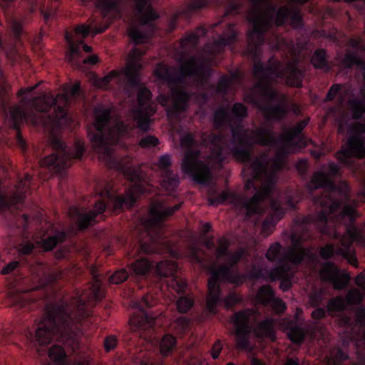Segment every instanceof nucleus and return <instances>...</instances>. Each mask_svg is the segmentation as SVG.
Here are the masks:
<instances>
[{"label": "nucleus", "instance_id": "f257e3e1", "mask_svg": "<svg viewBox=\"0 0 365 365\" xmlns=\"http://www.w3.org/2000/svg\"><path fill=\"white\" fill-rule=\"evenodd\" d=\"M91 274L94 280L89 294L83 292L78 297H73L68 304L61 302L46 305V314L36 330V346H47L55 339L73 349L78 347L76 324L90 315L89 312L85 309L83 301L86 299L88 301H98L103 297L101 283L97 279L94 268L91 269Z\"/></svg>", "mask_w": 365, "mask_h": 365}, {"label": "nucleus", "instance_id": "f03ea898", "mask_svg": "<svg viewBox=\"0 0 365 365\" xmlns=\"http://www.w3.org/2000/svg\"><path fill=\"white\" fill-rule=\"evenodd\" d=\"M253 73L257 82L246 93L245 100L257 106L267 120L285 118L289 111L287 97L273 90L272 85L277 82L278 78H286L287 85L301 87L303 73L297 68V61L293 60L283 65L272 58L266 66L260 62H255Z\"/></svg>", "mask_w": 365, "mask_h": 365}, {"label": "nucleus", "instance_id": "7ed1b4c3", "mask_svg": "<svg viewBox=\"0 0 365 365\" xmlns=\"http://www.w3.org/2000/svg\"><path fill=\"white\" fill-rule=\"evenodd\" d=\"M287 150L284 147L279 148L276 156L269 162L265 161V157L262 155L257 158L251 165L252 178L247 180L245 188L253 187L255 193L248 200H245L240 195L232 192L223 191L217 197L208 198L210 205H218L226 201L237 208H245L248 216L260 214L264 211V201L272 190L275 173L284 165V156Z\"/></svg>", "mask_w": 365, "mask_h": 365}, {"label": "nucleus", "instance_id": "20e7f679", "mask_svg": "<svg viewBox=\"0 0 365 365\" xmlns=\"http://www.w3.org/2000/svg\"><path fill=\"white\" fill-rule=\"evenodd\" d=\"M232 140L230 142L228 137L222 134L204 133L201 136L202 145L210 150L207 157L208 164L212 165L221 163L226 157L232 154L241 162H247L250 153L247 149H240L237 145L250 148L258 144L267 146L274 144L275 138L272 132L264 128H257L254 130L243 129L241 125L232 128Z\"/></svg>", "mask_w": 365, "mask_h": 365}, {"label": "nucleus", "instance_id": "39448f33", "mask_svg": "<svg viewBox=\"0 0 365 365\" xmlns=\"http://www.w3.org/2000/svg\"><path fill=\"white\" fill-rule=\"evenodd\" d=\"M252 6L247 13L252 29L247 32V53L256 60L259 57L260 46L264 41V34L274 24L283 26L288 20L294 28L302 26L300 11L294 6H282L277 11L272 0H250Z\"/></svg>", "mask_w": 365, "mask_h": 365}, {"label": "nucleus", "instance_id": "423d86ee", "mask_svg": "<svg viewBox=\"0 0 365 365\" xmlns=\"http://www.w3.org/2000/svg\"><path fill=\"white\" fill-rule=\"evenodd\" d=\"M67 104L68 99L63 93L58 94L55 98L53 97V95L50 93L35 98L33 100L32 106L39 112H46L53 106H55V115H48L46 118L41 114H35L30 116L24 109L19 106L12 107L10 110V118L13 122V128L16 131V141L19 146L22 150H25L26 147V142L19 130L21 123L31 118L33 125L41 124L49 131L53 132L61 125V120L66 115L65 108Z\"/></svg>", "mask_w": 365, "mask_h": 365}, {"label": "nucleus", "instance_id": "0eeeda50", "mask_svg": "<svg viewBox=\"0 0 365 365\" xmlns=\"http://www.w3.org/2000/svg\"><path fill=\"white\" fill-rule=\"evenodd\" d=\"M334 190L329 189L324 190L322 195L314 197V204L316 215L308 216L305 219V222H315L322 233L332 236L335 239H339L341 247L336 250V254L342 255L346 258L349 257V262L354 266H356L357 259L351 256V246L352 242L357 239V230L354 227L345 228L344 233L341 235L337 230H334L332 233L327 229V223L331 221L341 205L339 200L334 199Z\"/></svg>", "mask_w": 365, "mask_h": 365}, {"label": "nucleus", "instance_id": "6e6552de", "mask_svg": "<svg viewBox=\"0 0 365 365\" xmlns=\"http://www.w3.org/2000/svg\"><path fill=\"white\" fill-rule=\"evenodd\" d=\"M230 242L225 237H220L217 240V246L215 251V257L217 260H222L224 264L216 267L213 263L210 267L212 276L208 280V295L207 297V309L212 313H215V307L220 300V286L218 280L221 279L236 285L242 284L245 277L239 274L231 267L237 264L245 253L244 249L230 252L228 251Z\"/></svg>", "mask_w": 365, "mask_h": 365}, {"label": "nucleus", "instance_id": "1a4fd4ad", "mask_svg": "<svg viewBox=\"0 0 365 365\" xmlns=\"http://www.w3.org/2000/svg\"><path fill=\"white\" fill-rule=\"evenodd\" d=\"M130 128L122 122H117L113 126L110 120V110L104 109L96 113V120L88 130L93 150L108 157L111 154L110 145L115 143L118 138L128 132Z\"/></svg>", "mask_w": 365, "mask_h": 365}, {"label": "nucleus", "instance_id": "9d476101", "mask_svg": "<svg viewBox=\"0 0 365 365\" xmlns=\"http://www.w3.org/2000/svg\"><path fill=\"white\" fill-rule=\"evenodd\" d=\"M51 144L55 153L41 160L40 165L54 173H59L67 168L71 165L73 159H80L85 151L83 143L81 140L75 142L72 150L67 149L61 140L56 136L51 137Z\"/></svg>", "mask_w": 365, "mask_h": 365}, {"label": "nucleus", "instance_id": "9b49d317", "mask_svg": "<svg viewBox=\"0 0 365 365\" xmlns=\"http://www.w3.org/2000/svg\"><path fill=\"white\" fill-rule=\"evenodd\" d=\"M281 251V245L275 242L269 246L266 253V257L269 261L278 262V265L270 272L272 279L282 278L287 275L292 265L299 264L305 255L304 250L296 245L288 247L283 254Z\"/></svg>", "mask_w": 365, "mask_h": 365}, {"label": "nucleus", "instance_id": "f8f14e48", "mask_svg": "<svg viewBox=\"0 0 365 365\" xmlns=\"http://www.w3.org/2000/svg\"><path fill=\"white\" fill-rule=\"evenodd\" d=\"M194 143V136L190 133L184 135L180 139L181 146L187 148L182 161V170L185 173L192 174L193 180L197 183L204 184L211 179V173L208 167L198 160L200 151L190 148Z\"/></svg>", "mask_w": 365, "mask_h": 365}, {"label": "nucleus", "instance_id": "ddd939ff", "mask_svg": "<svg viewBox=\"0 0 365 365\" xmlns=\"http://www.w3.org/2000/svg\"><path fill=\"white\" fill-rule=\"evenodd\" d=\"M126 174L128 178L134 183L126 192L125 196H117L114 197L111 191L108 189H106L100 193V196L102 198H108L109 200H113L114 198L115 208H120L124 203H128L132 206L136 201L138 195L143 193L145 191L143 185L140 183L142 178L140 171L128 168Z\"/></svg>", "mask_w": 365, "mask_h": 365}, {"label": "nucleus", "instance_id": "4468645a", "mask_svg": "<svg viewBox=\"0 0 365 365\" xmlns=\"http://www.w3.org/2000/svg\"><path fill=\"white\" fill-rule=\"evenodd\" d=\"M256 319V312L249 309L237 312L232 317V322L235 327L236 343L238 349H247L249 347L248 338L251 326Z\"/></svg>", "mask_w": 365, "mask_h": 365}, {"label": "nucleus", "instance_id": "2eb2a0df", "mask_svg": "<svg viewBox=\"0 0 365 365\" xmlns=\"http://www.w3.org/2000/svg\"><path fill=\"white\" fill-rule=\"evenodd\" d=\"M150 91L145 88H141L138 94V108L133 110V118L137 126L143 131H147L150 128V117L155 113L156 108L153 104H150L151 98Z\"/></svg>", "mask_w": 365, "mask_h": 365}, {"label": "nucleus", "instance_id": "dca6fc26", "mask_svg": "<svg viewBox=\"0 0 365 365\" xmlns=\"http://www.w3.org/2000/svg\"><path fill=\"white\" fill-rule=\"evenodd\" d=\"M91 29V25H78L76 29L66 33V40L69 44V51L66 56V59L73 66H78L81 57V45L83 44V38H86Z\"/></svg>", "mask_w": 365, "mask_h": 365}, {"label": "nucleus", "instance_id": "f3484780", "mask_svg": "<svg viewBox=\"0 0 365 365\" xmlns=\"http://www.w3.org/2000/svg\"><path fill=\"white\" fill-rule=\"evenodd\" d=\"M180 207L181 203L169 207L164 202L155 201L152 202L150 207V217L146 219L143 222L148 234L150 235L153 229L155 227H158V230L160 225L178 210Z\"/></svg>", "mask_w": 365, "mask_h": 365}, {"label": "nucleus", "instance_id": "a211bd4d", "mask_svg": "<svg viewBox=\"0 0 365 365\" xmlns=\"http://www.w3.org/2000/svg\"><path fill=\"white\" fill-rule=\"evenodd\" d=\"M346 145V148H341L335 155L336 159L341 163L346 166H351L354 161L353 157L357 158H365L364 141L361 136L351 135L348 138Z\"/></svg>", "mask_w": 365, "mask_h": 365}, {"label": "nucleus", "instance_id": "6ab92c4d", "mask_svg": "<svg viewBox=\"0 0 365 365\" xmlns=\"http://www.w3.org/2000/svg\"><path fill=\"white\" fill-rule=\"evenodd\" d=\"M121 0H97L98 6L106 11L115 9ZM135 7L140 15L139 20L141 25L158 18L156 14L150 8V0H133Z\"/></svg>", "mask_w": 365, "mask_h": 365}, {"label": "nucleus", "instance_id": "aec40b11", "mask_svg": "<svg viewBox=\"0 0 365 365\" xmlns=\"http://www.w3.org/2000/svg\"><path fill=\"white\" fill-rule=\"evenodd\" d=\"M180 71L185 76H196L202 82L208 77L210 68L207 61L192 56L181 65Z\"/></svg>", "mask_w": 365, "mask_h": 365}, {"label": "nucleus", "instance_id": "412c9836", "mask_svg": "<svg viewBox=\"0 0 365 365\" xmlns=\"http://www.w3.org/2000/svg\"><path fill=\"white\" fill-rule=\"evenodd\" d=\"M105 202L99 200L95 203V210L86 212L76 207H71L68 210V215L75 219L80 229L83 230L88 227L94 220L97 215L102 213L105 210Z\"/></svg>", "mask_w": 365, "mask_h": 365}, {"label": "nucleus", "instance_id": "4be33fe9", "mask_svg": "<svg viewBox=\"0 0 365 365\" xmlns=\"http://www.w3.org/2000/svg\"><path fill=\"white\" fill-rule=\"evenodd\" d=\"M151 297L148 295L144 296L139 305V312L134 314L130 319V324L134 331L138 329H147L154 323L155 317H149L143 310L144 307H151L149 302Z\"/></svg>", "mask_w": 365, "mask_h": 365}, {"label": "nucleus", "instance_id": "5701e85b", "mask_svg": "<svg viewBox=\"0 0 365 365\" xmlns=\"http://www.w3.org/2000/svg\"><path fill=\"white\" fill-rule=\"evenodd\" d=\"M237 31L234 24H227L220 38L212 44L206 45L205 51L212 54L221 52L224 48L236 41Z\"/></svg>", "mask_w": 365, "mask_h": 365}, {"label": "nucleus", "instance_id": "b1692460", "mask_svg": "<svg viewBox=\"0 0 365 365\" xmlns=\"http://www.w3.org/2000/svg\"><path fill=\"white\" fill-rule=\"evenodd\" d=\"M145 53V50L135 48L129 54L124 73L130 83L135 84L138 83V73L142 67L140 63L141 57Z\"/></svg>", "mask_w": 365, "mask_h": 365}, {"label": "nucleus", "instance_id": "393cba45", "mask_svg": "<svg viewBox=\"0 0 365 365\" xmlns=\"http://www.w3.org/2000/svg\"><path fill=\"white\" fill-rule=\"evenodd\" d=\"M339 172V165L335 163H329L327 173L322 171L314 173L311 181L308 185V188L310 190H313L322 187H332V178L336 176Z\"/></svg>", "mask_w": 365, "mask_h": 365}, {"label": "nucleus", "instance_id": "a878e982", "mask_svg": "<svg viewBox=\"0 0 365 365\" xmlns=\"http://www.w3.org/2000/svg\"><path fill=\"white\" fill-rule=\"evenodd\" d=\"M31 175L26 174L24 179L21 180L15 187V191L9 199L0 194V209H5L11 205H16L24 200V194L29 189L28 182L31 180Z\"/></svg>", "mask_w": 365, "mask_h": 365}, {"label": "nucleus", "instance_id": "bb28decb", "mask_svg": "<svg viewBox=\"0 0 365 365\" xmlns=\"http://www.w3.org/2000/svg\"><path fill=\"white\" fill-rule=\"evenodd\" d=\"M171 164L170 156L168 155H162L159 159L158 166L164 170V178L162 182V186L167 190H173L179 183V178L173 174L168 167Z\"/></svg>", "mask_w": 365, "mask_h": 365}, {"label": "nucleus", "instance_id": "cd10ccee", "mask_svg": "<svg viewBox=\"0 0 365 365\" xmlns=\"http://www.w3.org/2000/svg\"><path fill=\"white\" fill-rule=\"evenodd\" d=\"M170 99L172 106L167 110L168 115L185 110L190 96L182 89L171 87Z\"/></svg>", "mask_w": 365, "mask_h": 365}, {"label": "nucleus", "instance_id": "c85d7f7f", "mask_svg": "<svg viewBox=\"0 0 365 365\" xmlns=\"http://www.w3.org/2000/svg\"><path fill=\"white\" fill-rule=\"evenodd\" d=\"M271 213L265 219L262 224V232L264 233L270 227H274L275 224L281 220L284 214L280 203L277 200L271 202Z\"/></svg>", "mask_w": 365, "mask_h": 365}, {"label": "nucleus", "instance_id": "c756f323", "mask_svg": "<svg viewBox=\"0 0 365 365\" xmlns=\"http://www.w3.org/2000/svg\"><path fill=\"white\" fill-rule=\"evenodd\" d=\"M255 333L257 337H267L274 341L276 337L274 331V319L268 318L259 322L255 329Z\"/></svg>", "mask_w": 365, "mask_h": 365}, {"label": "nucleus", "instance_id": "7c9ffc66", "mask_svg": "<svg viewBox=\"0 0 365 365\" xmlns=\"http://www.w3.org/2000/svg\"><path fill=\"white\" fill-rule=\"evenodd\" d=\"M155 74L170 86L178 81L175 69L163 64L158 65L155 70Z\"/></svg>", "mask_w": 365, "mask_h": 365}, {"label": "nucleus", "instance_id": "2f4dec72", "mask_svg": "<svg viewBox=\"0 0 365 365\" xmlns=\"http://www.w3.org/2000/svg\"><path fill=\"white\" fill-rule=\"evenodd\" d=\"M347 103L352 113V118L360 119L365 113V92L362 93L361 98H349Z\"/></svg>", "mask_w": 365, "mask_h": 365}, {"label": "nucleus", "instance_id": "473e14b6", "mask_svg": "<svg viewBox=\"0 0 365 365\" xmlns=\"http://www.w3.org/2000/svg\"><path fill=\"white\" fill-rule=\"evenodd\" d=\"M152 264L145 258L137 259L130 265L131 275L145 276L149 273Z\"/></svg>", "mask_w": 365, "mask_h": 365}, {"label": "nucleus", "instance_id": "72a5a7b5", "mask_svg": "<svg viewBox=\"0 0 365 365\" xmlns=\"http://www.w3.org/2000/svg\"><path fill=\"white\" fill-rule=\"evenodd\" d=\"M66 356V352L61 346L54 345L48 351V356L51 363L47 365H66L65 363Z\"/></svg>", "mask_w": 365, "mask_h": 365}, {"label": "nucleus", "instance_id": "f704fd0d", "mask_svg": "<svg viewBox=\"0 0 365 365\" xmlns=\"http://www.w3.org/2000/svg\"><path fill=\"white\" fill-rule=\"evenodd\" d=\"M240 76L237 73H232L230 76H224L220 78L217 86V92L225 93L232 86L240 83Z\"/></svg>", "mask_w": 365, "mask_h": 365}, {"label": "nucleus", "instance_id": "c9c22d12", "mask_svg": "<svg viewBox=\"0 0 365 365\" xmlns=\"http://www.w3.org/2000/svg\"><path fill=\"white\" fill-rule=\"evenodd\" d=\"M338 273L339 270L334 264L328 262H324L322 265V268L319 271V276L322 281L331 282Z\"/></svg>", "mask_w": 365, "mask_h": 365}, {"label": "nucleus", "instance_id": "e433bc0d", "mask_svg": "<svg viewBox=\"0 0 365 365\" xmlns=\"http://www.w3.org/2000/svg\"><path fill=\"white\" fill-rule=\"evenodd\" d=\"M178 269L177 264L173 261L165 260L157 264V272L164 277H171Z\"/></svg>", "mask_w": 365, "mask_h": 365}, {"label": "nucleus", "instance_id": "4c0bfd02", "mask_svg": "<svg viewBox=\"0 0 365 365\" xmlns=\"http://www.w3.org/2000/svg\"><path fill=\"white\" fill-rule=\"evenodd\" d=\"M309 120V118H306L299 121L294 128L289 129L286 132L282 133L280 136L281 139L286 142H289L292 140L307 125Z\"/></svg>", "mask_w": 365, "mask_h": 365}, {"label": "nucleus", "instance_id": "58836bf2", "mask_svg": "<svg viewBox=\"0 0 365 365\" xmlns=\"http://www.w3.org/2000/svg\"><path fill=\"white\" fill-rule=\"evenodd\" d=\"M347 358L346 355L339 349H333L324 359L326 365H338Z\"/></svg>", "mask_w": 365, "mask_h": 365}, {"label": "nucleus", "instance_id": "ea45409f", "mask_svg": "<svg viewBox=\"0 0 365 365\" xmlns=\"http://www.w3.org/2000/svg\"><path fill=\"white\" fill-rule=\"evenodd\" d=\"M207 33V31L203 27L197 28L196 32H193L187 34L184 38L181 41V44L183 47L186 46H195L197 45L199 39V36H204Z\"/></svg>", "mask_w": 365, "mask_h": 365}, {"label": "nucleus", "instance_id": "a19ab883", "mask_svg": "<svg viewBox=\"0 0 365 365\" xmlns=\"http://www.w3.org/2000/svg\"><path fill=\"white\" fill-rule=\"evenodd\" d=\"M230 114L225 109L220 108L215 113L214 121L216 127L220 128V126L229 124L231 129L234 128L230 122Z\"/></svg>", "mask_w": 365, "mask_h": 365}, {"label": "nucleus", "instance_id": "79ce46f5", "mask_svg": "<svg viewBox=\"0 0 365 365\" xmlns=\"http://www.w3.org/2000/svg\"><path fill=\"white\" fill-rule=\"evenodd\" d=\"M273 299V291L269 286L264 285L260 287L257 294V299L259 302L264 305H267Z\"/></svg>", "mask_w": 365, "mask_h": 365}, {"label": "nucleus", "instance_id": "37998d69", "mask_svg": "<svg viewBox=\"0 0 365 365\" xmlns=\"http://www.w3.org/2000/svg\"><path fill=\"white\" fill-rule=\"evenodd\" d=\"M312 63L317 68H323L327 66L326 53L324 49H317L312 57Z\"/></svg>", "mask_w": 365, "mask_h": 365}, {"label": "nucleus", "instance_id": "c03bdc74", "mask_svg": "<svg viewBox=\"0 0 365 365\" xmlns=\"http://www.w3.org/2000/svg\"><path fill=\"white\" fill-rule=\"evenodd\" d=\"M346 307V301L342 297L333 298L327 304V309L329 312H341L345 309Z\"/></svg>", "mask_w": 365, "mask_h": 365}, {"label": "nucleus", "instance_id": "a18cd8bd", "mask_svg": "<svg viewBox=\"0 0 365 365\" xmlns=\"http://www.w3.org/2000/svg\"><path fill=\"white\" fill-rule=\"evenodd\" d=\"M65 237L66 235L63 232L59 233L56 235L48 237L47 239L43 240V247L46 250H51L53 247H55L58 243L62 242L64 240Z\"/></svg>", "mask_w": 365, "mask_h": 365}, {"label": "nucleus", "instance_id": "49530a36", "mask_svg": "<svg viewBox=\"0 0 365 365\" xmlns=\"http://www.w3.org/2000/svg\"><path fill=\"white\" fill-rule=\"evenodd\" d=\"M128 34L135 44L144 43L148 38L147 35L140 31L133 24L129 27Z\"/></svg>", "mask_w": 365, "mask_h": 365}, {"label": "nucleus", "instance_id": "de8ad7c7", "mask_svg": "<svg viewBox=\"0 0 365 365\" xmlns=\"http://www.w3.org/2000/svg\"><path fill=\"white\" fill-rule=\"evenodd\" d=\"M175 339L171 335H165L161 340L160 344V352L163 355H166L175 346Z\"/></svg>", "mask_w": 365, "mask_h": 365}, {"label": "nucleus", "instance_id": "09e8293b", "mask_svg": "<svg viewBox=\"0 0 365 365\" xmlns=\"http://www.w3.org/2000/svg\"><path fill=\"white\" fill-rule=\"evenodd\" d=\"M192 306L193 299L191 297H182L177 302V309L181 313H186Z\"/></svg>", "mask_w": 365, "mask_h": 365}, {"label": "nucleus", "instance_id": "8fccbe9b", "mask_svg": "<svg viewBox=\"0 0 365 365\" xmlns=\"http://www.w3.org/2000/svg\"><path fill=\"white\" fill-rule=\"evenodd\" d=\"M288 336L293 343L299 344L304 340V332L301 327H295L289 330Z\"/></svg>", "mask_w": 365, "mask_h": 365}, {"label": "nucleus", "instance_id": "3c124183", "mask_svg": "<svg viewBox=\"0 0 365 365\" xmlns=\"http://www.w3.org/2000/svg\"><path fill=\"white\" fill-rule=\"evenodd\" d=\"M349 282V277L346 274H341L339 273L336 275L334 279L331 281L333 283L334 288L335 289H343L346 287L347 284Z\"/></svg>", "mask_w": 365, "mask_h": 365}, {"label": "nucleus", "instance_id": "603ef678", "mask_svg": "<svg viewBox=\"0 0 365 365\" xmlns=\"http://www.w3.org/2000/svg\"><path fill=\"white\" fill-rule=\"evenodd\" d=\"M151 243L148 244L147 242H141L140 245V250L143 253L150 254L153 252H156L158 249L156 247V244L159 243V239L158 237L155 238L153 236L150 237Z\"/></svg>", "mask_w": 365, "mask_h": 365}, {"label": "nucleus", "instance_id": "864d4df0", "mask_svg": "<svg viewBox=\"0 0 365 365\" xmlns=\"http://www.w3.org/2000/svg\"><path fill=\"white\" fill-rule=\"evenodd\" d=\"M128 277V272L123 269L116 271L109 277V282L111 284H118L125 281Z\"/></svg>", "mask_w": 365, "mask_h": 365}, {"label": "nucleus", "instance_id": "5fc2aeb1", "mask_svg": "<svg viewBox=\"0 0 365 365\" xmlns=\"http://www.w3.org/2000/svg\"><path fill=\"white\" fill-rule=\"evenodd\" d=\"M346 299L349 304H358L362 301L363 296L359 289H352L349 291Z\"/></svg>", "mask_w": 365, "mask_h": 365}, {"label": "nucleus", "instance_id": "6e6d98bb", "mask_svg": "<svg viewBox=\"0 0 365 365\" xmlns=\"http://www.w3.org/2000/svg\"><path fill=\"white\" fill-rule=\"evenodd\" d=\"M119 73L117 71H112L108 75L96 81V86L101 88H105L110 81L117 77Z\"/></svg>", "mask_w": 365, "mask_h": 365}, {"label": "nucleus", "instance_id": "4d7b16f0", "mask_svg": "<svg viewBox=\"0 0 365 365\" xmlns=\"http://www.w3.org/2000/svg\"><path fill=\"white\" fill-rule=\"evenodd\" d=\"M231 113L237 118H245L247 115V108L240 103H236L233 105Z\"/></svg>", "mask_w": 365, "mask_h": 365}, {"label": "nucleus", "instance_id": "13d9d810", "mask_svg": "<svg viewBox=\"0 0 365 365\" xmlns=\"http://www.w3.org/2000/svg\"><path fill=\"white\" fill-rule=\"evenodd\" d=\"M28 290H22L21 292H13L10 293V298L14 305L24 306L26 300L24 298L22 294L27 292Z\"/></svg>", "mask_w": 365, "mask_h": 365}, {"label": "nucleus", "instance_id": "bf43d9fd", "mask_svg": "<svg viewBox=\"0 0 365 365\" xmlns=\"http://www.w3.org/2000/svg\"><path fill=\"white\" fill-rule=\"evenodd\" d=\"M207 4V0H192V2L187 6V9L183 11V13L188 14L196 9H201L205 6Z\"/></svg>", "mask_w": 365, "mask_h": 365}, {"label": "nucleus", "instance_id": "052dcab7", "mask_svg": "<svg viewBox=\"0 0 365 365\" xmlns=\"http://www.w3.org/2000/svg\"><path fill=\"white\" fill-rule=\"evenodd\" d=\"M242 300L241 297L237 293H230L224 300L226 308H230L236 304L240 302Z\"/></svg>", "mask_w": 365, "mask_h": 365}, {"label": "nucleus", "instance_id": "680f3d73", "mask_svg": "<svg viewBox=\"0 0 365 365\" xmlns=\"http://www.w3.org/2000/svg\"><path fill=\"white\" fill-rule=\"evenodd\" d=\"M158 144V140L155 136H146L140 139L139 145L143 148L155 146Z\"/></svg>", "mask_w": 365, "mask_h": 365}, {"label": "nucleus", "instance_id": "e2e57ef3", "mask_svg": "<svg viewBox=\"0 0 365 365\" xmlns=\"http://www.w3.org/2000/svg\"><path fill=\"white\" fill-rule=\"evenodd\" d=\"M168 286L180 293L184 292L186 283L182 279L174 278L169 282Z\"/></svg>", "mask_w": 365, "mask_h": 365}, {"label": "nucleus", "instance_id": "0e129e2a", "mask_svg": "<svg viewBox=\"0 0 365 365\" xmlns=\"http://www.w3.org/2000/svg\"><path fill=\"white\" fill-rule=\"evenodd\" d=\"M11 29L16 37H19L22 33V23L18 19L14 18L10 21Z\"/></svg>", "mask_w": 365, "mask_h": 365}, {"label": "nucleus", "instance_id": "69168bd1", "mask_svg": "<svg viewBox=\"0 0 365 365\" xmlns=\"http://www.w3.org/2000/svg\"><path fill=\"white\" fill-rule=\"evenodd\" d=\"M189 320L185 317H178L173 323L174 329H177L179 331H182L187 328Z\"/></svg>", "mask_w": 365, "mask_h": 365}, {"label": "nucleus", "instance_id": "338daca9", "mask_svg": "<svg viewBox=\"0 0 365 365\" xmlns=\"http://www.w3.org/2000/svg\"><path fill=\"white\" fill-rule=\"evenodd\" d=\"M269 304L272 309L277 313H282L286 309L284 302L278 298H274Z\"/></svg>", "mask_w": 365, "mask_h": 365}, {"label": "nucleus", "instance_id": "774afa93", "mask_svg": "<svg viewBox=\"0 0 365 365\" xmlns=\"http://www.w3.org/2000/svg\"><path fill=\"white\" fill-rule=\"evenodd\" d=\"M349 131L352 135L360 136L365 133V125L359 122L354 123L350 125Z\"/></svg>", "mask_w": 365, "mask_h": 365}]
</instances>
